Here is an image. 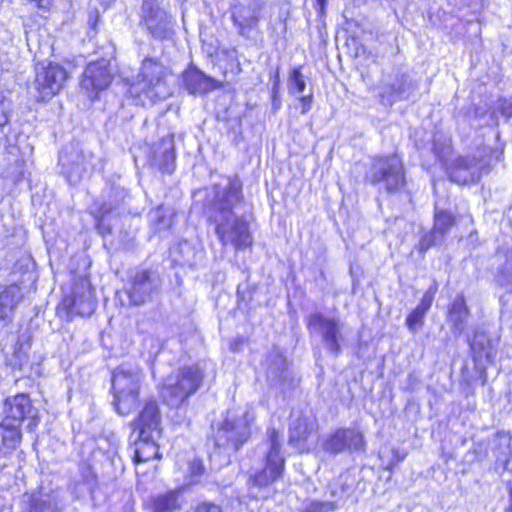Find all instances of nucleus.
Wrapping results in <instances>:
<instances>
[{"label":"nucleus","instance_id":"nucleus-1","mask_svg":"<svg viewBox=\"0 0 512 512\" xmlns=\"http://www.w3.org/2000/svg\"><path fill=\"white\" fill-rule=\"evenodd\" d=\"M242 183L238 177L229 178L225 186L215 184L206 195L205 207L209 221L223 246L236 250L250 247L253 238L248 222L237 216L233 208L242 200Z\"/></svg>","mask_w":512,"mask_h":512},{"label":"nucleus","instance_id":"nucleus-2","mask_svg":"<svg viewBox=\"0 0 512 512\" xmlns=\"http://www.w3.org/2000/svg\"><path fill=\"white\" fill-rule=\"evenodd\" d=\"M268 443L265 467L251 474L247 481L248 497L253 500L272 498L277 492L273 484L282 478L284 473L285 459L281 454L280 436L274 428L268 431Z\"/></svg>","mask_w":512,"mask_h":512},{"label":"nucleus","instance_id":"nucleus-3","mask_svg":"<svg viewBox=\"0 0 512 512\" xmlns=\"http://www.w3.org/2000/svg\"><path fill=\"white\" fill-rule=\"evenodd\" d=\"M172 77L171 70L157 57H145L141 63L136 81L129 87L132 97L140 102L150 100L156 102L172 95L169 83Z\"/></svg>","mask_w":512,"mask_h":512},{"label":"nucleus","instance_id":"nucleus-4","mask_svg":"<svg viewBox=\"0 0 512 512\" xmlns=\"http://www.w3.org/2000/svg\"><path fill=\"white\" fill-rule=\"evenodd\" d=\"M143 380V372L137 366L122 364L113 370V405L119 415H129L138 407Z\"/></svg>","mask_w":512,"mask_h":512},{"label":"nucleus","instance_id":"nucleus-5","mask_svg":"<svg viewBox=\"0 0 512 512\" xmlns=\"http://www.w3.org/2000/svg\"><path fill=\"white\" fill-rule=\"evenodd\" d=\"M203 378L198 365L183 366L164 379L159 395L168 406L181 410V405L200 388Z\"/></svg>","mask_w":512,"mask_h":512},{"label":"nucleus","instance_id":"nucleus-6","mask_svg":"<svg viewBox=\"0 0 512 512\" xmlns=\"http://www.w3.org/2000/svg\"><path fill=\"white\" fill-rule=\"evenodd\" d=\"M254 420L248 410H229L221 422L212 426L215 445L228 453L237 451L250 438Z\"/></svg>","mask_w":512,"mask_h":512},{"label":"nucleus","instance_id":"nucleus-7","mask_svg":"<svg viewBox=\"0 0 512 512\" xmlns=\"http://www.w3.org/2000/svg\"><path fill=\"white\" fill-rule=\"evenodd\" d=\"M366 178L379 190L388 193L400 191L405 186V174L401 159L396 155L375 158Z\"/></svg>","mask_w":512,"mask_h":512},{"label":"nucleus","instance_id":"nucleus-8","mask_svg":"<svg viewBox=\"0 0 512 512\" xmlns=\"http://www.w3.org/2000/svg\"><path fill=\"white\" fill-rule=\"evenodd\" d=\"M138 15L139 26L153 39L167 40L174 35L175 19L159 0H142Z\"/></svg>","mask_w":512,"mask_h":512},{"label":"nucleus","instance_id":"nucleus-9","mask_svg":"<svg viewBox=\"0 0 512 512\" xmlns=\"http://www.w3.org/2000/svg\"><path fill=\"white\" fill-rule=\"evenodd\" d=\"M486 147L478 148L473 155L457 156L446 160L444 165L450 179L458 184L478 182L483 172H487L489 160Z\"/></svg>","mask_w":512,"mask_h":512},{"label":"nucleus","instance_id":"nucleus-10","mask_svg":"<svg viewBox=\"0 0 512 512\" xmlns=\"http://www.w3.org/2000/svg\"><path fill=\"white\" fill-rule=\"evenodd\" d=\"M97 161L94 154L80 148L79 143L71 142L59 153L61 173L72 185L77 184L85 173L93 171Z\"/></svg>","mask_w":512,"mask_h":512},{"label":"nucleus","instance_id":"nucleus-11","mask_svg":"<svg viewBox=\"0 0 512 512\" xmlns=\"http://www.w3.org/2000/svg\"><path fill=\"white\" fill-rule=\"evenodd\" d=\"M307 327L311 333L318 334L326 349L337 356L341 353L346 325L337 316L316 311L307 317Z\"/></svg>","mask_w":512,"mask_h":512},{"label":"nucleus","instance_id":"nucleus-12","mask_svg":"<svg viewBox=\"0 0 512 512\" xmlns=\"http://www.w3.org/2000/svg\"><path fill=\"white\" fill-rule=\"evenodd\" d=\"M35 79L32 89L38 101H47L57 95L64 87L68 73L66 69L57 63H44L36 65Z\"/></svg>","mask_w":512,"mask_h":512},{"label":"nucleus","instance_id":"nucleus-13","mask_svg":"<svg viewBox=\"0 0 512 512\" xmlns=\"http://www.w3.org/2000/svg\"><path fill=\"white\" fill-rule=\"evenodd\" d=\"M162 278L156 270H137L129 280L128 298L134 306L153 300L161 292Z\"/></svg>","mask_w":512,"mask_h":512},{"label":"nucleus","instance_id":"nucleus-14","mask_svg":"<svg viewBox=\"0 0 512 512\" xmlns=\"http://www.w3.org/2000/svg\"><path fill=\"white\" fill-rule=\"evenodd\" d=\"M146 163L163 173L171 174L175 170L174 135L166 133L152 145H145Z\"/></svg>","mask_w":512,"mask_h":512},{"label":"nucleus","instance_id":"nucleus-15","mask_svg":"<svg viewBox=\"0 0 512 512\" xmlns=\"http://www.w3.org/2000/svg\"><path fill=\"white\" fill-rule=\"evenodd\" d=\"M112 81V73L107 60L89 63L82 75L80 87L90 100H95Z\"/></svg>","mask_w":512,"mask_h":512},{"label":"nucleus","instance_id":"nucleus-16","mask_svg":"<svg viewBox=\"0 0 512 512\" xmlns=\"http://www.w3.org/2000/svg\"><path fill=\"white\" fill-rule=\"evenodd\" d=\"M132 426L135 431H138L139 438L148 440L160 439L162 434V417L156 400L150 399L144 403Z\"/></svg>","mask_w":512,"mask_h":512},{"label":"nucleus","instance_id":"nucleus-17","mask_svg":"<svg viewBox=\"0 0 512 512\" xmlns=\"http://www.w3.org/2000/svg\"><path fill=\"white\" fill-rule=\"evenodd\" d=\"M416 90V85L405 74H397L386 78L379 88V98L385 106H391L397 101L406 100Z\"/></svg>","mask_w":512,"mask_h":512},{"label":"nucleus","instance_id":"nucleus-18","mask_svg":"<svg viewBox=\"0 0 512 512\" xmlns=\"http://www.w3.org/2000/svg\"><path fill=\"white\" fill-rule=\"evenodd\" d=\"M264 7L262 0H250L248 3H237L232 7L231 17L238 33L242 36L258 27Z\"/></svg>","mask_w":512,"mask_h":512},{"label":"nucleus","instance_id":"nucleus-19","mask_svg":"<svg viewBox=\"0 0 512 512\" xmlns=\"http://www.w3.org/2000/svg\"><path fill=\"white\" fill-rule=\"evenodd\" d=\"M365 446L364 436L356 429H338L324 443V451L337 455L346 449L359 451Z\"/></svg>","mask_w":512,"mask_h":512},{"label":"nucleus","instance_id":"nucleus-20","mask_svg":"<svg viewBox=\"0 0 512 512\" xmlns=\"http://www.w3.org/2000/svg\"><path fill=\"white\" fill-rule=\"evenodd\" d=\"M182 86L189 94L204 95L222 87V84L205 75L195 66H190L182 73Z\"/></svg>","mask_w":512,"mask_h":512},{"label":"nucleus","instance_id":"nucleus-21","mask_svg":"<svg viewBox=\"0 0 512 512\" xmlns=\"http://www.w3.org/2000/svg\"><path fill=\"white\" fill-rule=\"evenodd\" d=\"M4 414L6 422L21 423L25 418L34 419L36 410L26 394H18L8 398L4 405Z\"/></svg>","mask_w":512,"mask_h":512},{"label":"nucleus","instance_id":"nucleus-22","mask_svg":"<svg viewBox=\"0 0 512 512\" xmlns=\"http://www.w3.org/2000/svg\"><path fill=\"white\" fill-rule=\"evenodd\" d=\"M96 302L90 290L74 296L65 297L61 303V310H65L68 318L73 316L88 317L93 314Z\"/></svg>","mask_w":512,"mask_h":512},{"label":"nucleus","instance_id":"nucleus-23","mask_svg":"<svg viewBox=\"0 0 512 512\" xmlns=\"http://www.w3.org/2000/svg\"><path fill=\"white\" fill-rule=\"evenodd\" d=\"M314 431V421L306 416L292 419L289 427V442L300 452L309 449L307 441Z\"/></svg>","mask_w":512,"mask_h":512},{"label":"nucleus","instance_id":"nucleus-24","mask_svg":"<svg viewBox=\"0 0 512 512\" xmlns=\"http://www.w3.org/2000/svg\"><path fill=\"white\" fill-rule=\"evenodd\" d=\"M182 490H169L159 493L152 499L153 512H175L182 508Z\"/></svg>","mask_w":512,"mask_h":512},{"label":"nucleus","instance_id":"nucleus-25","mask_svg":"<svg viewBox=\"0 0 512 512\" xmlns=\"http://www.w3.org/2000/svg\"><path fill=\"white\" fill-rule=\"evenodd\" d=\"M20 287L10 285L0 293V327L6 326L9 315L22 299Z\"/></svg>","mask_w":512,"mask_h":512},{"label":"nucleus","instance_id":"nucleus-26","mask_svg":"<svg viewBox=\"0 0 512 512\" xmlns=\"http://www.w3.org/2000/svg\"><path fill=\"white\" fill-rule=\"evenodd\" d=\"M469 315L463 295H457L448 312V320L452 323L455 334H461Z\"/></svg>","mask_w":512,"mask_h":512},{"label":"nucleus","instance_id":"nucleus-27","mask_svg":"<svg viewBox=\"0 0 512 512\" xmlns=\"http://www.w3.org/2000/svg\"><path fill=\"white\" fill-rule=\"evenodd\" d=\"M175 253L179 254V257H175V261L179 262L183 266L193 267L196 266L203 259V250L193 246L188 241H182L178 244Z\"/></svg>","mask_w":512,"mask_h":512},{"label":"nucleus","instance_id":"nucleus-28","mask_svg":"<svg viewBox=\"0 0 512 512\" xmlns=\"http://www.w3.org/2000/svg\"><path fill=\"white\" fill-rule=\"evenodd\" d=\"M159 439H142L138 437L135 442L134 461L135 463L147 462L149 460L159 458Z\"/></svg>","mask_w":512,"mask_h":512},{"label":"nucleus","instance_id":"nucleus-29","mask_svg":"<svg viewBox=\"0 0 512 512\" xmlns=\"http://www.w3.org/2000/svg\"><path fill=\"white\" fill-rule=\"evenodd\" d=\"M29 512H58V495L55 492L32 495Z\"/></svg>","mask_w":512,"mask_h":512},{"label":"nucleus","instance_id":"nucleus-30","mask_svg":"<svg viewBox=\"0 0 512 512\" xmlns=\"http://www.w3.org/2000/svg\"><path fill=\"white\" fill-rule=\"evenodd\" d=\"M2 428L3 433L0 435V444L4 451H11L15 449L21 441L22 435L19 430V423L6 422V420H3Z\"/></svg>","mask_w":512,"mask_h":512},{"label":"nucleus","instance_id":"nucleus-31","mask_svg":"<svg viewBox=\"0 0 512 512\" xmlns=\"http://www.w3.org/2000/svg\"><path fill=\"white\" fill-rule=\"evenodd\" d=\"M471 349L474 357L478 360L486 359L491 361L494 357V349L490 339L484 333H475L471 341Z\"/></svg>","mask_w":512,"mask_h":512},{"label":"nucleus","instance_id":"nucleus-32","mask_svg":"<svg viewBox=\"0 0 512 512\" xmlns=\"http://www.w3.org/2000/svg\"><path fill=\"white\" fill-rule=\"evenodd\" d=\"M433 151L444 165L446 160L452 158L451 138L443 130H437L433 134Z\"/></svg>","mask_w":512,"mask_h":512},{"label":"nucleus","instance_id":"nucleus-33","mask_svg":"<svg viewBox=\"0 0 512 512\" xmlns=\"http://www.w3.org/2000/svg\"><path fill=\"white\" fill-rule=\"evenodd\" d=\"M149 216L151 225L156 232L165 231L172 225V212L163 205L153 209Z\"/></svg>","mask_w":512,"mask_h":512},{"label":"nucleus","instance_id":"nucleus-34","mask_svg":"<svg viewBox=\"0 0 512 512\" xmlns=\"http://www.w3.org/2000/svg\"><path fill=\"white\" fill-rule=\"evenodd\" d=\"M498 255L506 258V263L499 269L496 281L508 291H512V251H505L504 248L498 250Z\"/></svg>","mask_w":512,"mask_h":512},{"label":"nucleus","instance_id":"nucleus-35","mask_svg":"<svg viewBox=\"0 0 512 512\" xmlns=\"http://www.w3.org/2000/svg\"><path fill=\"white\" fill-rule=\"evenodd\" d=\"M455 216L446 210H436L434 215L433 230L439 234L440 238L445 237L451 227L455 224Z\"/></svg>","mask_w":512,"mask_h":512},{"label":"nucleus","instance_id":"nucleus-36","mask_svg":"<svg viewBox=\"0 0 512 512\" xmlns=\"http://www.w3.org/2000/svg\"><path fill=\"white\" fill-rule=\"evenodd\" d=\"M267 378L273 385H280L287 378V369L284 358L276 355L273 363L267 369Z\"/></svg>","mask_w":512,"mask_h":512},{"label":"nucleus","instance_id":"nucleus-37","mask_svg":"<svg viewBox=\"0 0 512 512\" xmlns=\"http://www.w3.org/2000/svg\"><path fill=\"white\" fill-rule=\"evenodd\" d=\"M491 117L496 119L495 126L506 124V121L512 117V97L498 99Z\"/></svg>","mask_w":512,"mask_h":512},{"label":"nucleus","instance_id":"nucleus-38","mask_svg":"<svg viewBox=\"0 0 512 512\" xmlns=\"http://www.w3.org/2000/svg\"><path fill=\"white\" fill-rule=\"evenodd\" d=\"M306 88V81L301 73V67H294L289 72L288 91L291 95H302Z\"/></svg>","mask_w":512,"mask_h":512},{"label":"nucleus","instance_id":"nucleus-39","mask_svg":"<svg viewBox=\"0 0 512 512\" xmlns=\"http://www.w3.org/2000/svg\"><path fill=\"white\" fill-rule=\"evenodd\" d=\"M336 508L337 505L334 502L311 501L304 506L302 512H330Z\"/></svg>","mask_w":512,"mask_h":512},{"label":"nucleus","instance_id":"nucleus-40","mask_svg":"<svg viewBox=\"0 0 512 512\" xmlns=\"http://www.w3.org/2000/svg\"><path fill=\"white\" fill-rule=\"evenodd\" d=\"M425 313L415 308L406 318V325L411 332H416L424 322Z\"/></svg>","mask_w":512,"mask_h":512},{"label":"nucleus","instance_id":"nucleus-41","mask_svg":"<svg viewBox=\"0 0 512 512\" xmlns=\"http://www.w3.org/2000/svg\"><path fill=\"white\" fill-rule=\"evenodd\" d=\"M437 289H438V287L436 284L431 285L425 291L423 297L421 298L420 303L418 304V306L416 308H418L420 311H422L426 314L432 306Z\"/></svg>","mask_w":512,"mask_h":512},{"label":"nucleus","instance_id":"nucleus-42","mask_svg":"<svg viewBox=\"0 0 512 512\" xmlns=\"http://www.w3.org/2000/svg\"><path fill=\"white\" fill-rule=\"evenodd\" d=\"M443 240V238H440L439 234L436 233L434 230H432L429 233H426L419 242V251L420 252H426L431 247L435 246L436 244L440 243Z\"/></svg>","mask_w":512,"mask_h":512},{"label":"nucleus","instance_id":"nucleus-43","mask_svg":"<svg viewBox=\"0 0 512 512\" xmlns=\"http://www.w3.org/2000/svg\"><path fill=\"white\" fill-rule=\"evenodd\" d=\"M271 100H272V109L274 111L278 110L281 106V96L279 90V72L277 71L274 76L273 85L271 89Z\"/></svg>","mask_w":512,"mask_h":512},{"label":"nucleus","instance_id":"nucleus-44","mask_svg":"<svg viewBox=\"0 0 512 512\" xmlns=\"http://www.w3.org/2000/svg\"><path fill=\"white\" fill-rule=\"evenodd\" d=\"M194 512H223V509L214 502L203 501L195 506Z\"/></svg>","mask_w":512,"mask_h":512},{"label":"nucleus","instance_id":"nucleus-45","mask_svg":"<svg viewBox=\"0 0 512 512\" xmlns=\"http://www.w3.org/2000/svg\"><path fill=\"white\" fill-rule=\"evenodd\" d=\"M299 98H298V101H299V106H300V109H301V113L302 114H306L307 112L310 111L311 107H312V103H313V94L310 93L309 95H298Z\"/></svg>","mask_w":512,"mask_h":512},{"label":"nucleus","instance_id":"nucleus-46","mask_svg":"<svg viewBox=\"0 0 512 512\" xmlns=\"http://www.w3.org/2000/svg\"><path fill=\"white\" fill-rule=\"evenodd\" d=\"M392 454H393V459L388 467V469H392V466L396 465L397 463L403 461L406 457V453L404 452H400L399 450L397 449H393L392 450Z\"/></svg>","mask_w":512,"mask_h":512},{"label":"nucleus","instance_id":"nucleus-47","mask_svg":"<svg viewBox=\"0 0 512 512\" xmlns=\"http://www.w3.org/2000/svg\"><path fill=\"white\" fill-rule=\"evenodd\" d=\"M116 207L112 205V203H103L98 211L101 218H104L106 215L112 213Z\"/></svg>","mask_w":512,"mask_h":512},{"label":"nucleus","instance_id":"nucleus-48","mask_svg":"<svg viewBox=\"0 0 512 512\" xmlns=\"http://www.w3.org/2000/svg\"><path fill=\"white\" fill-rule=\"evenodd\" d=\"M99 18V12L97 9H93L89 12L88 24L95 29Z\"/></svg>","mask_w":512,"mask_h":512},{"label":"nucleus","instance_id":"nucleus-49","mask_svg":"<svg viewBox=\"0 0 512 512\" xmlns=\"http://www.w3.org/2000/svg\"><path fill=\"white\" fill-rule=\"evenodd\" d=\"M316 2V5L318 7V13L320 16H324L325 15V8H326V4H327V0H315Z\"/></svg>","mask_w":512,"mask_h":512},{"label":"nucleus","instance_id":"nucleus-50","mask_svg":"<svg viewBox=\"0 0 512 512\" xmlns=\"http://www.w3.org/2000/svg\"><path fill=\"white\" fill-rule=\"evenodd\" d=\"M503 467L505 470L512 472V452H510L509 457L503 462Z\"/></svg>","mask_w":512,"mask_h":512},{"label":"nucleus","instance_id":"nucleus-51","mask_svg":"<svg viewBox=\"0 0 512 512\" xmlns=\"http://www.w3.org/2000/svg\"><path fill=\"white\" fill-rule=\"evenodd\" d=\"M242 344V340L241 339H236L234 340L233 343H231V350L233 351H238L239 350V346Z\"/></svg>","mask_w":512,"mask_h":512},{"label":"nucleus","instance_id":"nucleus-52","mask_svg":"<svg viewBox=\"0 0 512 512\" xmlns=\"http://www.w3.org/2000/svg\"><path fill=\"white\" fill-rule=\"evenodd\" d=\"M7 124V117L0 109V128L4 127Z\"/></svg>","mask_w":512,"mask_h":512},{"label":"nucleus","instance_id":"nucleus-53","mask_svg":"<svg viewBox=\"0 0 512 512\" xmlns=\"http://www.w3.org/2000/svg\"><path fill=\"white\" fill-rule=\"evenodd\" d=\"M507 511L512 512V487L509 490V505L507 507Z\"/></svg>","mask_w":512,"mask_h":512},{"label":"nucleus","instance_id":"nucleus-54","mask_svg":"<svg viewBox=\"0 0 512 512\" xmlns=\"http://www.w3.org/2000/svg\"><path fill=\"white\" fill-rule=\"evenodd\" d=\"M115 195L117 196H121L122 200H124V198L127 196V193L124 191V190H118L116 189L114 191Z\"/></svg>","mask_w":512,"mask_h":512},{"label":"nucleus","instance_id":"nucleus-55","mask_svg":"<svg viewBox=\"0 0 512 512\" xmlns=\"http://www.w3.org/2000/svg\"><path fill=\"white\" fill-rule=\"evenodd\" d=\"M202 469H203L202 465H201V464H199V465L197 466V468H196L197 473H201Z\"/></svg>","mask_w":512,"mask_h":512},{"label":"nucleus","instance_id":"nucleus-56","mask_svg":"<svg viewBox=\"0 0 512 512\" xmlns=\"http://www.w3.org/2000/svg\"><path fill=\"white\" fill-rule=\"evenodd\" d=\"M237 294H238V296H240V286H238Z\"/></svg>","mask_w":512,"mask_h":512},{"label":"nucleus","instance_id":"nucleus-57","mask_svg":"<svg viewBox=\"0 0 512 512\" xmlns=\"http://www.w3.org/2000/svg\"><path fill=\"white\" fill-rule=\"evenodd\" d=\"M183 420H184V419H182V420H178V421H177V423H178V424H181V423L183 422Z\"/></svg>","mask_w":512,"mask_h":512}]
</instances>
